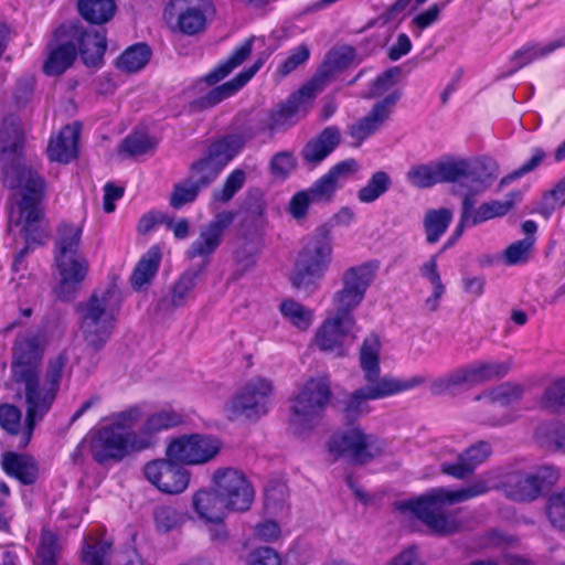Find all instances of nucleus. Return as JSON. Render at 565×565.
Segmentation results:
<instances>
[{
  "instance_id": "obj_1",
  "label": "nucleus",
  "mask_w": 565,
  "mask_h": 565,
  "mask_svg": "<svg viewBox=\"0 0 565 565\" xmlns=\"http://www.w3.org/2000/svg\"><path fill=\"white\" fill-rule=\"evenodd\" d=\"M23 142L20 118L7 116L0 128L3 182L10 189H18L20 194V199L10 210L9 226H21V232L26 235L41 217L40 203L44 196L45 181L32 167L21 162Z\"/></svg>"
},
{
  "instance_id": "obj_2",
  "label": "nucleus",
  "mask_w": 565,
  "mask_h": 565,
  "mask_svg": "<svg viewBox=\"0 0 565 565\" xmlns=\"http://www.w3.org/2000/svg\"><path fill=\"white\" fill-rule=\"evenodd\" d=\"M142 415V408L132 405L104 418L90 436V452L94 459L99 463L119 462L134 452L143 451L145 448L135 429Z\"/></svg>"
},
{
  "instance_id": "obj_3",
  "label": "nucleus",
  "mask_w": 565,
  "mask_h": 565,
  "mask_svg": "<svg viewBox=\"0 0 565 565\" xmlns=\"http://www.w3.org/2000/svg\"><path fill=\"white\" fill-rule=\"evenodd\" d=\"M66 363L67 358L58 354L49 360L43 377L41 374H36L13 381L19 391L23 393L26 406L24 428L19 447H25L29 444L36 423L42 420L52 408L60 391Z\"/></svg>"
},
{
  "instance_id": "obj_4",
  "label": "nucleus",
  "mask_w": 565,
  "mask_h": 565,
  "mask_svg": "<svg viewBox=\"0 0 565 565\" xmlns=\"http://www.w3.org/2000/svg\"><path fill=\"white\" fill-rule=\"evenodd\" d=\"M490 487L482 478L459 490L445 488L433 489L415 500L397 503L401 511L414 513L430 531L437 534H451L459 530V523L454 516L443 512L445 504L462 502L488 492Z\"/></svg>"
},
{
  "instance_id": "obj_5",
  "label": "nucleus",
  "mask_w": 565,
  "mask_h": 565,
  "mask_svg": "<svg viewBox=\"0 0 565 565\" xmlns=\"http://www.w3.org/2000/svg\"><path fill=\"white\" fill-rule=\"evenodd\" d=\"M476 162L481 166L479 167L480 178L483 179V183L479 185L477 181L466 179L461 188L466 192L462 196L460 218L454 233V239L461 236L467 227H473L491 218L505 215L520 196L519 193H510L505 201L492 200L476 207L477 196L483 193L499 175L498 164L491 158H477Z\"/></svg>"
},
{
  "instance_id": "obj_6",
  "label": "nucleus",
  "mask_w": 565,
  "mask_h": 565,
  "mask_svg": "<svg viewBox=\"0 0 565 565\" xmlns=\"http://www.w3.org/2000/svg\"><path fill=\"white\" fill-rule=\"evenodd\" d=\"M82 227L75 224H61L55 238L54 260L58 273L55 288L60 300H71L88 273L87 259L78 253Z\"/></svg>"
},
{
  "instance_id": "obj_7",
  "label": "nucleus",
  "mask_w": 565,
  "mask_h": 565,
  "mask_svg": "<svg viewBox=\"0 0 565 565\" xmlns=\"http://www.w3.org/2000/svg\"><path fill=\"white\" fill-rule=\"evenodd\" d=\"M119 309L120 297L115 288L95 292L86 301L78 303L79 330L88 347L100 350L106 344Z\"/></svg>"
},
{
  "instance_id": "obj_8",
  "label": "nucleus",
  "mask_w": 565,
  "mask_h": 565,
  "mask_svg": "<svg viewBox=\"0 0 565 565\" xmlns=\"http://www.w3.org/2000/svg\"><path fill=\"white\" fill-rule=\"evenodd\" d=\"M332 258V237L327 225L318 227L309 235L300 250L292 285L298 289L312 292L317 288V281L323 277Z\"/></svg>"
},
{
  "instance_id": "obj_9",
  "label": "nucleus",
  "mask_w": 565,
  "mask_h": 565,
  "mask_svg": "<svg viewBox=\"0 0 565 565\" xmlns=\"http://www.w3.org/2000/svg\"><path fill=\"white\" fill-rule=\"evenodd\" d=\"M477 158L445 157L429 164L412 167L407 172V180L417 188H430L437 183H454L462 188L466 179L477 181L482 185L479 163Z\"/></svg>"
},
{
  "instance_id": "obj_10",
  "label": "nucleus",
  "mask_w": 565,
  "mask_h": 565,
  "mask_svg": "<svg viewBox=\"0 0 565 565\" xmlns=\"http://www.w3.org/2000/svg\"><path fill=\"white\" fill-rule=\"evenodd\" d=\"M331 391L327 379H310L292 398L289 426L296 434H302L319 424L330 399Z\"/></svg>"
},
{
  "instance_id": "obj_11",
  "label": "nucleus",
  "mask_w": 565,
  "mask_h": 565,
  "mask_svg": "<svg viewBox=\"0 0 565 565\" xmlns=\"http://www.w3.org/2000/svg\"><path fill=\"white\" fill-rule=\"evenodd\" d=\"M316 96L317 95L311 89L305 92L303 85L286 102L268 110L257 121L245 127L247 138L254 139L263 134L273 137L275 134L292 127L298 122L301 116L308 113Z\"/></svg>"
},
{
  "instance_id": "obj_12",
  "label": "nucleus",
  "mask_w": 565,
  "mask_h": 565,
  "mask_svg": "<svg viewBox=\"0 0 565 565\" xmlns=\"http://www.w3.org/2000/svg\"><path fill=\"white\" fill-rule=\"evenodd\" d=\"M425 382V376L415 375L406 380L383 376L373 383H367L348 396L343 407L344 418L349 422L356 420L372 411L369 401L386 398L413 390Z\"/></svg>"
},
{
  "instance_id": "obj_13",
  "label": "nucleus",
  "mask_w": 565,
  "mask_h": 565,
  "mask_svg": "<svg viewBox=\"0 0 565 565\" xmlns=\"http://www.w3.org/2000/svg\"><path fill=\"white\" fill-rule=\"evenodd\" d=\"M510 369L509 361H476L436 379L430 391L434 395H443L458 386H476L505 376Z\"/></svg>"
},
{
  "instance_id": "obj_14",
  "label": "nucleus",
  "mask_w": 565,
  "mask_h": 565,
  "mask_svg": "<svg viewBox=\"0 0 565 565\" xmlns=\"http://www.w3.org/2000/svg\"><path fill=\"white\" fill-rule=\"evenodd\" d=\"M273 392L269 380L256 376L248 380L242 388L224 405V413L230 420L241 417L258 418L267 413V402Z\"/></svg>"
},
{
  "instance_id": "obj_15",
  "label": "nucleus",
  "mask_w": 565,
  "mask_h": 565,
  "mask_svg": "<svg viewBox=\"0 0 565 565\" xmlns=\"http://www.w3.org/2000/svg\"><path fill=\"white\" fill-rule=\"evenodd\" d=\"M329 451L335 457H344L354 463L363 465L383 451L380 440L365 434L360 426L348 427L331 437Z\"/></svg>"
},
{
  "instance_id": "obj_16",
  "label": "nucleus",
  "mask_w": 565,
  "mask_h": 565,
  "mask_svg": "<svg viewBox=\"0 0 565 565\" xmlns=\"http://www.w3.org/2000/svg\"><path fill=\"white\" fill-rule=\"evenodd\" d=\"M222 441L207 434L182 435L171 440L167 457L186 466H201L212 461L220 454Z\"/></svg>"
},
{
  "instance_id": "obj_17",
  "label": "nucleus",
  "mask_w": 565,
  "mask_h": 565,
  "mask_svg": "<svg viewBox=\"0 0 565 565\" xmlns=\"http://www.w3.org/2000/svg\"><path fill=\"white\" fill-rule=\"evenodd\" d=\"M45 343V337L41 332H25L17 335L10 364L12 382L41 374Z\"/></svg>"
},
{
  "instance_id": "obj_18",
  "label": "nucleus",
  "mask_w": 565,
  "mask_h": 565,
  "mask_svg": "<svg viewBox=\"0 0 565 565\" xmlns=\"http://www.w3.org/2000/svg\"><path fill=\"white\" fill-rule=\"evenodd\" d=\"M215 489L231 511H247L254 501V488L246 476L235 468H218L212 478Z\"/></svg>"
},
{
  "instance_id": "obj_19",
  "label": "nucleus",
  "mask_w": 565,
  "mask_h": 565,
  "mask_svg": "<svg viewBox=\"0 0 565 565\" xmlns=\"http://www.w3.org/2000/svg\"><path fill=\"white\" fill-rule=\"evenodd\" d=\"M356 321L354 317L328 310L326 320L316 333V344L322 351L334 352L343 355L345 349L355 340Z\"/></svg>"
},
{
  "instance_id": "obj_20",
  "label": "nucleus",
  "mask_w": 565,
  "mask_h": 565,
  "mask_svg": "<svg viewBox=\"0 0 565 565\" xmlns=\"http://www.w3.org/2000/svg\"><path fill=\"white\" fill-rule=\"evenodd\" d=\"M168 10L175 17L178 30L185 35L202 33L207 19L214 14L211 0H171Z\"/></svg>"
},
{
  "instance_id": "obj_21",
  "label": "nucleus",
  "mask_w": 565,
  "mask_h": 565,
  "mask_svg": "<svg viewBox=\"0 0 565 565\" xmlns=\"http://www.w3.org/2000/svg\"><path fill=\"white\" fill-rule=\"evenodd\" d=\"M146 479L161 492L182 493L190 483L191 473L181 463L168 459H158L145 466Z\"/></svg>"
},
{
  "instance_id": "obj_22",
  "label": "nucleus",
  "mask_w": 565,
  "mask_h": 565,
  "mask_svg": "<svg viewBox=\"0 0 565 565\" xmlns=\"http://www.w3.org/2000/svg\"><path fill=\"white\" fill-rule=\"evenodd\" d=\"M557 478V472L550 467H543L535 473L512 472L504 483L505 493L515 501H533L540 495L545 483L552 484Z\"/></svg>"
},
{
  "instance_id": "obj_23",
  "label": "nucleus",
  "mask_w": 565,
  "mask_h": 565,
  "mask_svg": "<svg viewBox=\"0 0 565 565\" xmlns=\"http://www.w3.org/2000/svg\"><path fill=\"white\" fill-rule=\"evenodd\" d=\"M399 98L401 93L398 90L390 93L377 102L364 117L349 126V135L355 140V146H360L382 128Z\"/></svg>"
},
{
  "instance_id": "obj_24",
  "label": "nucleus",
  "mask_w": 565,
  "mask_h": 565,
  "mask_svg": "<svg viewBox=\"0 0 565 565\" xmlns=\"http://www.w3.org/2000/svg\"><path fill=\"white\" fill-rule=\"evenodd\" d=\"M233 221L234 214L232 212L218 213L210 223L201 228L199 237L186 250V257L189 259L200 257L207 260L220 246L225 230L228 228Z\"/></svg>"
},
{
  "instance_id": "obj_25",
  "label": "nucleus",
  "mask_w": 565,
  "mask_h": 565,
  "mask_svg": "<svg viewBox=\"0 0 565 565\" xmlns=\"http://www.w3.org/2000/svg\"><path fill=\"white\" fill-rule=\"evenodd\" d=\"M491 454V445L488 441L480 440L459 454L456 462H443L440 470L445 475L463 480L472 475L476 468L483 463Z\"/></svg>"
},
{
  "instance_id": "obj_26",
  "label": "nucleus",
  "mask_w": 565,
  "mask_h": 565,
  "mask_svg": "<svg viewBox=\"0 0 565 565\" xmlns=\"http://www.w3.org/2000/svg\"><path fill=\"white\" fill-rule=\"evenodd\" d=\"M354 159L344 160L332 167L328 173L317 180L308 190L313 203L329 202L333 198L340 181L358 170Z\"/></svg>"
},
{
  "instance_id": "obj_27",
  "label": "nucleus",
  "mask_w": 565,
  "mask_h": 565,
  "mask_svg": "<svg viewBox=\"0 0 565 565\" xmlns=\"http://www.w3.org/2000/svg\"><path fill=\"white\" fill-rule=\"evenodd\" d=\"M268 55L269 54L267 53L259 54L255 62L249 67L243 70L233 79L211 89L205 96H203L200 99V105L205 108L213 107L216 104L224 100L225 98L237 93L263 67Z\"/></svg>"
},
{
  "instance_id": "obj_28",
  "label": "nucleus",
  "mask_w": 565,
  "mask_h": 565,
  "mask_svg": "<svg viewBox=\"0 0 565 565\" xmlns=\"http://www.w3.org/2000/svg\"><path fill=\"white\" fill-rule=\"evenodd\" d=\"M354 51L351 47H340L328 53L323 64L310 82L305 84V92L321 93L337 72L345 68L352 62Z\"/></svg>"
},
{
  "instance_id": "obj_29",
  "label": "nucleus",
  "mask_w": 565,
  "mask_h": 565,
  "mask_svg": "<svg viewBox=\"0 0 565 565\" xmlns=\"http://www.w3.org/2000/svg\"><path fill=\"white\" fill-rule=\"evenodd\" d=\"M182 422V415L171 408L160 409L149 415L137 429L145 450L156 444L158 434L177 427Z\"/></svg>"
},
{
  "instance_id": "obj_30",
  "label": "nucleus",
  "mask_w": 565,
  "mask_h": 565,
  "mask_svg": "<svg viewBox=\"0 0 565 565\" xmlns=\"http://www.w3.org/2000/svg\"><path fill=\"white\" fill-rule=\"evenodd\" d=\"M192 507L201 520L210 523L222 522L231 510L216 489L196 491L192 497Z\"/></svg>"
},
{
  "instance_id": "obj_31",
  "label": "nucleus",
  "mask_w": 565,
  "mask_h": 565,
  "mask_svg": "<svg viewBox=\"0 0 565 565\" xmlns=\"http://www.w3.org/2000/svg\"><path fill=\"white\" fill-rule=\"evenodd\" d=\"M247 138V130L241 134L227 135L214 142H212L204 154V157L215 164L218 169L223 168L244 148V145L249 141Z\"/></svg>"
},
{
  "instance_id": "obj_32",
  "label": "nucleus",
  "mask_w": 565,
  "mask_h": 565,
  "mask_svg": "<svg viewBox=\"0 0 565 565\" xmlns=\"http://www.w3.org/2000/svg\"><path fill=\"white\" fill-rule=\"evenodd\" d=\"M78 51L85 65L99 66L107 49L105 30H76Z\"/></svg>"
},
{
  "instance_id": "obj_33",
  "label": "nucleus",
  "mask_w": 565,
  "mask_h": 565,
  "mask_svg": "<svg viewBox=\"0 0 565 565\" xmlns=\"http://www.w3.org/2000/svg\"><path fill=\"white\" fill-rule=\"evenodd\" d=\"M341 134L338 127L329 126L317 137L309 140L301 151L302 159L312 166L324 160L340 143Z\"/></svg>"
},
{
  "instance_id": "obj_34",
  "label": "nucleus",
  "mask_w": 565,
  "mask_h": 565,
  "mask_svg": "<svg viewBox=\"0 0 565 565\" xmlns=\"http://www.w3.org/2000/svg\"><path fill=\"white\" fill-rule=\"evenodd\" d=\"M81 125L74 122L65 126L60 134L52 138L47 146L50 160L68 163L77 154V141L79 138Z\"/></svg>"
},
{
  "instance_id": "obj_35",
  "label": "nucleus",
  "mask_w": 565,
  "mask_h": 565,
  "mask_svg": "<svg viewBox=\"0 0 565 565\" xmlns=\"http://www.w3.org/2000/svg\"><path fill=\"white\" fill-rule=\"evenodd\" d=\"M562 46H565V40H556L546 44L527 42L511 55L509 61L511 68L503 73L501 77L511 76L533 61L545 57Z\"/></svg>"
},
{
  "instance_id": "obj_36",
  "label": "nucleus",
  "mask_w": 565,
  "mask_h": 565,
  "mask_svg": "<svg viewBox=\"0 0 565 565\" xmlns=\"http://www.w3.org/2000/svg\"><path fill=\"white\" fill-rule=\"evenodd\" d=\"M4 471L23 484H33L39 477L36 461L29 456L8 452L3 456Z\"/></svg>"
},
{
  "instance_id": "obj_37",
  "label": "nucleus",
  "mask_w": 565,
  "mask_h": 565,
  "mask_svg": "<svg viewBox=\"0 0 565 565\" xmlns=\"http://www.w3.org/2000/svg\"><path fill=\"white\" fill-rule=\"evenodd\" d=\"M375 275L376 266L371 263L349 267L341 276V287L365 298L366 291L372 285Z\"/></svg>"
},
{
  "instance_id": "obj_38",
  "label": "nucleus",
  "mask_w": 565,
  "mask_h": 565,
  "mask_svg": "<svg viewBox=\"0 0 565 565\" xmlns=\"http://www.w3.org/2000/svg\"><path fill=\"white\" fill-rule=\"evenodd\" d=\"M255 38L252 36L239 44L226 61L217 65L211 73L206 75V82L210 85L216 84L241 66L252 54Z\"/></svg>"
},
{
  "instance_id": "obj_39",
  "label": "nucleus",
  "mask_w": 565,
  "mask_h": 565,
  "mask_svg": "<svg viewBox=\"0 0 565 565\" xmlns=\"http://www.w3.org/2000/svg\"><path fill=\"white\" fill-rule=\"evenodd\" d=\"M380 350L381 342L377 335L370 334L362 343L360 350V364L367 383L380 380Z\"/></svg>"
},
{
  "instance_id": "obj_40",
  "label": "nucleus",
  "mask_w": 565,
  "mask_h": 565,
  "mask_svg": "<svg viewBox=\"0 0 565 565\" xmlns=\"http://www.w3.org/2000/svg\"><path fill=\"white\" fill-rule=\"evenodd\" d=\"M77 54L76 45L73 42H65L54 49H50L47 60L43 70L47 75H60L65 72L74 62Z\"/></svg>"
},
{
  "instance_id": "obj_41",
  "label": "nucleus",
  "mask_w": 565,
  "mask_h": 565,
  "mask_svg": "<svg viewBox=\"0 0 565 565\" xmlns=\"http://www.w3.org/2000/svg\"><path fill=\"white\" fill-rule=\"evenodd\" d=\"M161 260V252L158 246H152L138 262L132 276L131 284L135 288H141L150 282L156 276Z\"/></svg>"
},
{
  "instance_id": "obj_42",
  "label": "nucleus",
  "mask_w": 565,
  "mask_h": 565,
  "mask_svg": "<svg viewBox=\"0 0 565 565\" xmlns=\"http://www.w3.org/2000/svg\"><path fill=\"white\" fill-rule=\"evenodd\" d=\"M81 15L94 24H103L109 21L115 11L114 0H78Z\"/></svg>"
},
{
  "instance_id": "obj_43",
  "label": "nucleus",
  "mask_w": 565,
  "mask_h": 565,
  "mask_svg": "<svg viewBox=\"0 0 565 565\" xmlns=\"http://www.w3.org/2000/svg\"><path fill=\"white\" fill-rule=\"evenodd\" d=\"M452 220V213L448 209L429 210L424 217L426 241L435 244L447 231Z\"/></svg>"
},
{
  "instance_id": "obj_44",
  "label": "nucleus",
  "mask_w": 565,
  "mask_h": 565,
  "mask_svg": "<svg viewBox=\"0 0 565 565\" xmlns=\"http://www.w3.org/2000/svg\"><path fill=\"white\" fill-rule=\"evenodd\" d=\"M151 56L147 44L138 43L128 47L117 60V67L127 73H135L146 66Z\"/></svg>"
},
{
  "instance_id": "obj_45",
  "label": "nucleus",
  "mask_w": 565,
  "mask_h": 565,
  "mask_svg": "<svg viewBox=\"0 0 565 565\" xmlns=\"http://www.w3.org/2000/svg\"><path fill=\"white\" fill-rule=\"evenodd\" d=\"M62 548L63 546L58 536L51 530L43 529L36 550V556L40 562L39 565H56Z\"/></svg>"
},
{
  "instance_id": "obj_46",
  "label": "nucleus",
  "mask_w": 565,
  "mask_h": 565,
  "mask_svg": "<svg viewBox=\"0 0 565 565\" xmlns=\"http://www.w3.org/2000/svg\"><path fill=\"white\" fill-rule=\"evenodd\" d=\"M392 185L391 177L384 171H377L372 174L367 183L358 191V199L362 203H373Z\"/></svg>"
},
{
  "instance_id": "obj_47",
  "label": "nucleus",
  "mask_w": 565,
  "mask_h": 565,
  "mask_svg": "<svg viewBox=\"0 0 565 565\" xmlns=\"http://www.w3.org/2000/svg\"><path fill=\"white\" fill-rule=\"evenodd\" d=\"M534 243V237H524L510 244L502 253L503 263L507 266L526 264L533 254Z\"/></svg>"
},
{
  "instance_id": "obj_48",
  "label": "nucleus",
  "mask_w": 565,
  "mask_h": 565,
  "mask_svg": "<svg viewBox=\"0 0 565 565\" xmlns=\"http://www.w3.org/2000/svg\"><path fill=\"white\" fill-rule=\"evenodd\" d=\"M280 312L285 319L299 330H306L312 323V311L295 300L282 301Z\"/></svg>"
},
{
  "instance_id": "obj_49",
  "label": "nucleus",
  "mask_w": 565,
  "mask_h": 565,
  "mask_svg": "<svg viewBox=\"0 0 565 565\" xmlns=\"http://www.w3.org/2000/svg\"><path fill=\"white\" fill-rule=\"evenodd\" d=\"M222 170L209 161L205 157L191 164L189 179L201 189L209 186Z\"/></svg>"
},
{
  "instance_id": "obj_50",
  "label": "nucleus",
  "mask_w": 565,
  "mask_h": 565,
  "mask_svg": "<svg viewBox=\"0 0 565 565\" xmlns=\"http://www.w3.org/2000/svg\"><path fill=\"white\" fill-rule=\"evenodd\" d=\"M363 300V297L341 287L332 296V308L330 310L343 315L344 317H354V310L359 308Z\"/></svg>"
},
{
  "instance_id": "obj_51",
  "label": "nucleus",
  "mask_w": 565,
  "mask_h": 565,
  "mask_svg": "<svg viewBox=\"0 0 565 565\" xmlns=\"http://www.w3.org/2000/svg\"><path fill=\"white\" fill-rule=\"evenodd\" d=\"M110 543L107 541L90 542L85 540L82 550V562L84 565H109Z\"/></svg>"
},
{
  "instance_id": "obj_52",
  "label": "nucleus",
  "mask_w": 565,
  "mask_h": 565,
  "mask_svg": "<svg viewBox=\"0 0 565 565\" xmlns=\"http://www.w3.org/2000/svg\"><path fill=\"white\" fill-rule=\"evenodd\" d=\"M156 148V142L147 135L135 132L127 136L120 147L119 152L128 157H137L151 152Z\"/></svg>"
},
{
  "instance_id": "obj_53",
  "label": "nucleus",
  "mask_w": 565,
  "mask_h": 565,
  "mask_svg": "<svg viewBox=\"0 0 565 565\" xmlns=\"http://www.w3.org/2000/svg\"><path fill=\"white\" fill-rule=\"evenodd\" d=\"M263 247L262 237L254 236L250 239H244L235 252V260L237 265L247 270L256 263V257Z\"/></svg>"
},
{
  "instance_id": "obj_54",
  "label": "nucleus",
  "mask_w": 565,
  "mask_h": 565,
  "mask_svg": "<svg viewBox=\"0 0 565 565\" xmlns=\"http://www.w3.org/2000/svg\"><path fill=\"white\" fill-rule=\"evenodd\" d=\"M201 190L200 186L186 178L173 186L170 205L174 209H181L183 205L194 202Z\"/></svg>"
},
{
  "instance_id": "obj_55",
  "label": "nucleus",
  "mask_w": 565,
  "mask_h": 565,
  "mask_svg": "<svg viewBox=\"0 0 565 565\" xmlns=\"http://www.w3.org/2000/svg\"><path fill=\"white\" fill-rule=\"evenodd\" d=\"M546 515L554 527L565 531V488L548 498Z\"/></svg>"
},
{
  "instance_id": "obj_56",
  "label": "nucleus",
  "mask_w": 565,
  "mask_h": 565,
  "mask_svg": "<svg viewBox=\"0 0 565 565\" xmlns=\"http://www.w3.org/2000/svg\"><path fill=\"white\" fill-rule=\"evenodd\" d=\"M565 205V177L562 178L556 185L546 192L539 206V212L545 217H550L552 213Z\"/></svg>"
},
{
  "instance_id": "obj_57",
  "label": "nucleus",
  "mask_w": 565,
  "mask_h": 565,
  "mask_svg": "<svg viewBox=\"0 0 565 565\" xmlns=\"http://www.w3.org/2000/svg\"><path fill=\"white\" fill-rule=\"evenodd\" d=\"M198 271H185L174 284L171 294V303L180 307L191 297L192 290L196 285Z\"/></svg>"
},
{
  "instance_id": "obj_58",
  "label": "nucleus",
  "mask_w": 565,
  "mask_h": 565,
  "mask_svg": "<svg viewBox=\"0 0 565 565\" xmlns=\"http://www.w3.org/2000/svg\"><path fill=\"white\" fill-rule=\"evenodd\" d=\"M246 173L242 169H235L232 171L221 190L213 192L214 200L218 202H228L245 184Z\"/></svg>"
},
{
  "instance_id": "obj_59",
  "label": "nucleus",
  "mask_w": 565,
  "mask_h": 565,
  "mask_svg": "<svg viewBox=\"0 0 565 565\" xmlns=\"http://www.w3.org/2000/svg\"><path fill=\"white\" fill-rule=\"evenodd\" d=\"M487 397L493 406H508L521 399L522 388L519 385L503 383L493 388Z\"/></svg>"
},
{
  "instance_id": "obj_60",
  "label": "nucleus",
  "mask_w": 565,
  "mask_h": 565,
  "mask_svg": "<svg viewBox=\"0 0 565 565\" xmlns=\"http://www.w3.org/2000/svg\"><path fill=\"white\" fill-rule=\"evenodd\" d=\"M542 405L553 411L565 407V379L553 382L546 388L542 397Z\"/></svg>"
},
{
  "instance_id": "obj_61",
  "label": "nucleus",
  "mask_w": 565,
  "mask_h": 565,
  "mask_svg": "<svg viewBox=\"0 0 565 565\" xmlns=\"http://www.w3.org/2000/svg\"><path fill=\"white\" fill-rule=\"evenodd\" d=\"M452 0H446L444 2L434 3L427 10L415 15L412 20V24L418 30L417 35H420L423 30L436 23L439 20L440 12Z\"/></svg>"
},
{
  "instance_id": "obj_62",
  "label": "nucleus",
  "mask_w": 565,
  "mask_h": 565,
  "mask_svg": "<svg viewBox=\"0 0 565 565\" xmlns=\"http://www.w3.org/2000/svg\"><path fill=\"white\" fill-rule=\"evenodd\" d=\"M399 74L401 71L398 67H392L385 71L373 82L367 93V97L375 98L384 95L396 84Z\"/></svg>"
},
{
  "instance_id": "obj_63",
  "label": "nucleus",
  "mask_w": 565,
  "mask_h": 565,
  "mask_svg": "<svg viewBox=\"0 0 565 565\" xmlns=\"http://www.w3.org/2000/svg\"><path fill=\"white\" fill-rule=\"evenodd\" d=\"M21 411L10 404L0 405V426L9 434L15 435L21 430Z\"/></svg>"
},
{
  "instance_id": "obj_64",
  "label": "nucleus",
  "mask_w": 565,
  "mask_h": 565,
  "mask_svg": "<svg viewBox=\"0 0 565 565\" xmlns=\"http://www.w3.org/2000/svg\"><path fill=\"white\" fill-rule=\"evenodd\" d=\"M181 520V514L172 507L161 505L154 510V521L160 530L170 531L178 526Z\"/></svg>"
}]
</instances>
